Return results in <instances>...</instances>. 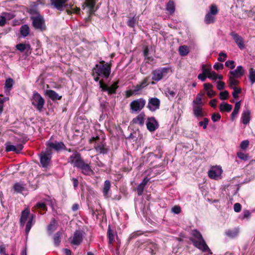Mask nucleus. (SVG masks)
<instances>
[{
  "mask_svg": "<svg viewBox=\"0 0 255 255\" xmlns=\"http://www.w3.org/2000/svg\"><path fill=\"white\" fill-rule=\"evenodd\" d=\"M193 236L191 241L193 243L194 246L202 251L204 252L211 253L209 248L207 245L201 233L197 230L193 232Z\"/></svg>",
  "mask_w": 255,
  "mask_h": 255,
  "instance_id": "1",
  "label": "nucleus"
},
{
  "mask_svg": "<svg viewBox=\"0 0 255 255\" xmlns=\"http://www.w3.org/2000/svg\"><path fill=\"white\" fill-rule=\"evenodd\" d=\"M90 142L94 143V148L96 151L100 154H105L107 152L105 138L103 135L101 137L96 136L90 139Z\"/></svg>",
  "mask_w": 255,
  "mask_h": 255,
  "instance_id": "2",
  "label": "nucleus"
},
{
  "mask_svg": "<svg viewBox=\"0 0 255 255\" xmlns=\"http://www.w3.org/2000/svg\"><path fill=\"white\" fill-rule=\"evenodd\" d=\"M101 63L102 64L96 65L93 72L101 77L107 78L111 73V67L108 63L104 64V61H103L101 62Z\"/></svg>",
  "mask_w": 255,
  "mask_h": 255,
  "instance_id": "3",
  "label": "nucleus"
},
{
  "mask_svg": "<svg viewBox=\"0 0 255 255\" xmlns=\"http://www.w3.org/2000/svg\"><path fill=\"white\" fill-rule=\"evenodd\" d=\"M32 105L38 111H41L45 103L44 99L37 92L34 91L31 99Z\"/></svg>",
  "mask_w": 255,
  "mask_h": 255,
  "instance_id": "4",
  "label": "nucleus"
},
{
  "mask_svg": "<svg viewBox=\"0 0 255 255\" xmlns=\"http://www.w3.org/2000/svg\"><path fill=\"white\" fill-rule=\"evenodd\" d=\"M146 101L143 98H139L132 101L129 104V109L132 114L140 112L145 106Z\"/></svg>",
  "mask_w": 255,
  "mask_h": 255,
  "instance_id": "5",
  "label": "nucleus"
},
{
  "mask_svg": "<svg viewBox=\"0 0 255 255\" xmlns=\"http://www.w3.org/2000/svg\"><path fill=\"white\" fill-rule=\"evenodd\" d=\"M170 68L168 67H159L152 72V80L156 82H158L161 80L164 77H165Z\"/></svg>",
  "mask_w": 255,
  "mask_h": 255,
  "instance_id": "6",
  "label": "nucleus"
},
{
  "mask_svg": "<svg viewBox=\"0 0 255 255\" xmlns=\"http://www.w3.org/2000/svg\"><path fill=\"white\" fill-rule=\"evenodd\" d=\"M31 19L32 21V25L35 29L40 31L45 30V20L42 16L38 14L36 16H31Z\"/></svg>",
  "mask_w": 255,
  "mask_h": 255,
  "instance_id": "7",
  "label": "nucleus"
},
{
  "mask_svg": "<svg viewBox=\"0 0 255 255\" xmlns=\"http://www.w3.org/2000/svg\"><path fill=\"white\" fill-rule=\"evenodd\" d=\"M52 152L50 150L42 151L40 155V162L43 168H47L51 159Z\"/></svg>",
  "mask_w": 255,
  "mask_h": 255,
  "instance_id": "8",
  "label": "nucleus"
},
{
  "mask_svg": "<svg viewBox=\"0 0 255 255\" xmlns=\"http://www.w3.org/2000/svg\"><path fill=\"white\" fill-rule=\"evenodd\" d=\"M53 200L50 197H48L44 199L42 201L37 202L34 208L35 209L39 210V212L40 213L41 211H46L47 210V205L53 206Z\"/></svg>",
  "mask_w": 255,
  "mask_h": 255,
  "instance_id": "9",
  "label": "nucleus"
},
{
  "mask_svg": "<svg viewBox=\"0 0 255 255\" xmlns=\"http://www.w3.org/2000/svg\"><path fill=\"white\" fill-rule=\"evenodd\" d=\"M84 161L81 156V154L77 151H74L72 154L69 157L68 162L77 168Z\"/></svg>",
  "mask_w": 255,
  "mask_h": 255,
  "instance_id": "10",
  "label": "nucleus"
},
{
  "mask_svg": "<svg viewBox=\"0 0 255 255\" xmlns=\"http://www.w3.org/2000/svg\"><path fill=\"white\" fill-rule=\"evenodd\" d=\"M218 12V9L216 5L213 4L210 6L209 11L206 14L205 17V22L206 24L214 23L215 21L214 15Z\"/></svg>",
  "mask_w": 255,
  "mask_h": 255,
  "instance_id": "11",
  "label": "nucleus"
},
{
  "mask_svg": "<svg viewBox=\"0 0 255 255\" xmlns=\"http://www.w3.org/2000/svg\"><path fill=\"white\" fill-rule=\"evenodd\" d=\"M223 170L220 166L212 167L208 171L209 177L215 180H218L221 178Z\"/></svg>",
  "mask_w": 255,
  "mask_h": 255,
  "instance_id": "12",
  "label": "nucleus"
},
{
  "mask_svg": "<svg viewBox=\"0 0 255 255\" xmlns=\"http://www.w3.org/2000/svg\"><path fill=\"white\" fill-rule=\"evenodd\" d=\"M107 236L109 240V246L112 252H114V249L113 248V243L117 240L118 238L117 232L114 230H112L110 226H109Z\"/></svg>",
  "mask_w": 255,
  "mask_h": 255,
  "instance_id": "13",
  "label": "nucleus"
},
{
  "mask_svg": "<svg viewBox=\"0 0 255 255\" xmlns=\"http://www.w3.org/2000/svg\"><path fill=\"white\" fill-rule=\"evenodd\" d=\"M118 82L114 83L111 86H109L105 84L102 81L99 82L100 88L103 92H107L108 94L111 95L116 93L117 89L118 88Z\"/></svg>",
  "mask_w": 255,
  "mask_h": 255,
  "instance_id": "14",
  "label": "nucleus"
},
{
  "mask_svg": "<svg viewBox=\"0 0 255 255\" xmlns=\"http://www.w3.org/2000/svg\"><path fill=\"white\" fill-rule=\"evenodd\" d=\"M46 145L47 146V150H50L51 151L52 149L58 151L60 150L64 149L65 147V144L62 142H53L51 140L46 142Z\"/></svg>",
  "mask_w": 255,
  "mask_h": 255,
  "instance_id": "15",
  "label": "nucleus"
},
{
  "mask_svg": "<svg viewBox=\"0 0 255 255\" xmlns=\"http://www.w3.org/2000/svg\"><path fill=\"white\" fill-rule=\"evenodd\" d=\"M5 150L7 152L14 151L17 153H20L23 148L22 143H17L15 145H13L9 141L6 142L5 144Z\"/></svg>",
  "mask_w": 255,
  "mask_h": 255,
  "instance_id": "16",
  "label": "nucleus"
},
{
  "mask_svg": "<svg viewBox=\"0 0 255 255\" xmlns=\"http://www.w3.org/2000/svg\"><path fill=\"white\" fill-rule=\"evenodd\" d=\"M77 168L80 169L81 173L85 175L91 176L94 174L90 164L86 163L84 160Z\"/></svg>",
  "mask_w": 255,
  "mask_h": 255,
  "instance_id": "17",
  "label": "nucleus"
},
{
  "mask_svg": "<svg viewBox=\"0 0 255 255\" xmlns=\"http://www.w3.org/2000/svg\"><path fill=\"white\" fill-rule=\"evenodd\" d=\"M83 240V232L80 230H76L71 240V243L72 245L79 246L82 242Z\"/></svg>",
  "mask_w": 255,
  "mask_h": 255,
  "instance_id": "18",
  "label": "nucleus"
},
{
  "mask_svg": "<svg viewBox=\"0 0 255 255\" xmlns=\"http://www.w3.org/2000/svg\"><path fill=\"white\" fill-rule=\"evenodd\" d=\"M50 1L52 7L59 11H63L65 7L67 0H50Z\"/></svg>",
  "mask_w": 255,
  "mask_h": 255,
  "instance_id": "19",
  "label": "nucleus"
},
{
  "mask_svg": "<svg viewBox=\"0 0 255 255\" xmlns=\"http://www.w3.org/2000/svg\"><path fill=\"white\" fill-rule=\"evenodd\" d=\"M146 125L147 129L150 132L154 131L159 126L157 121L154 117L147 118Z\"/></svg>",
  "mask_w": 255,
  "mask_h": 255,
  "instance_id": "20",
  "label": "nucleus"
},
{
  "mask_svg": "<svg viewBox=\"0 0 255 255\" xmlns=\"http://www.w3.org/2000/svg\"><path fill=\"white\" fill-rule=\"evenodd\" d=\"M160 100L157 98H151L148 100L147 107L151 111H155L159 108Z\"/></svg>",
  "mask_w": 255,
  "mask_h": 255,
  "instance_id": "21",
  "label": "nucleus"
},
{
  "mask_svg": "<svg viewBox=\"0 0 255 255\" xmlns=\"http://www.w3.org/2000/svg\"><path fill=\"white\" fill-rule=\"evenodd\" d=\"M230 35L232 36L234 40L241 49H243L245 48L244 40L241 36L235 32H232L230 33Z\"/></svg>",
  "mask_w": 255,
  "mask_h": 255,
  "instance_id": "22",
  "label": "nucleus"
},
{
  "mask_svg": "<svg viewBox=\"0 0 255 255\" xmlns=\"http://www.w3.org/2000/svg\"><path fill=\"white\" fill-rule=\"evenodd\" d=\"M245 74V70L243 66H238L237 68L233 71H230L229 75L235 78H240Z\"/></svg>",
  "mask_w": 255,
  "mask_h": 255,
  "instance_id": "23",
  "label": "nucleus"
},
{
  "mask_svg": "<svg viewBox=\"0 0 255 255\" xmlns=\"http://www.w3.org/2000/svg\"><path fill=\"white\" fill-rule=\"evenodd\" d=\"M251 112L249 110H244L242 114L241 121L245 125L249 124L251 120Z\"/></svg>",
  "mask_w": 255,
  "mask_h": 255,
  "instance_id": "24",
  "label": "nucleus"
},
{
  "mask_svg": "<svg viewBox=\"0 0 255 255\" xmlns=\"http://www.w3.org/2000/svg\"><path fill=\"white\" fill-rule=\"evenodd\" d=\"M45 95L53 101L59 100L62 98L55 91L52 90H47L45 92Z\"/></svg>",
  "mask_w": 255,
  "mask_h": 255,
  "instance_id": "25",
  "label": "nucleus"
},
{
  "mask_svg": "<svg viewBox=\"0 0 255 255\" xmlns=\"http://www.w3.org/2000/svg\"><path fill=\"white\" fill-rule=\"evenodd\" d=\"M30 214L29 210L28 209H25L24 210L22 213L21 215V218L20 219V224L22 226H24L25 222Z\"/></svg>",
  "mask_w": 255,
  "mask_h": 255,
  "instance_id": "26",
  "label": "nucleus"
},
{
  "mask_svg": "<svg viewBox=\"0 0 255 255\" xmlns=\"http://www.w3.org/2000/svg\"><path fill=\"white\" fill-rule=\"evenodd\" d=\"M203 105H193V113L196 117H202L204 116L202 112Z\"/></svg>",
  "mask_w": 255,
  "mask_h": 255,
  "instance_id": "27",
  "label": "nucleus"
},
{
  "mask_svg": "<svg viewBox=\"0 0 255 255\" xmlns=\"http://www.w3.org/2000/svg\"><path fill=\"white\" fill-rule=\"evenodd\" d=\"M239 233V229L238 228H234L233 229H229L226 231L225 234L227 236L230 238H235L237 237Z\"/></svg>",
  "mask_w": 255,
  "mask_h": 255,
  "instance_id": "28",
  "label": "nucleus"
},
{
  "mask_svg": "<svg viewBox=\"0 0 255 255\" xmlns=\"http://www.w3.org/2000/svg\"><path fill=\"white\" fill-rule=\"evenodd\" d=\"M144 114L143 113H141L132 120V122L134 124H138L140 126H143L144 125Z\"/></svg>",
  "mask_w": 255,
  "mask_h": 255,
  "instance_id": "29",
  "label": "nucleus"
},
{
  "mask_svg": "<svg viewBox=\"0 0 255 255\" xmlns=\"http://www.w3.org/2000/svg\"><path fill=\"white\" fill-rule=\"evenodd\" d=\"M111 188V182L109 180H106L104 182V187L103 189V193L105 198H109L110 195L109 194V191Z\"/></svg>",
  "mask_w": 255,
  "mask_h": 255,
  "instance_id": "30",
  "label": "nucleus"
},
{
  "mask_svg": "<svg viewBox=\"0 0 255 255\" xmlns=\"http://www.w3.org/2000/svg\"><path fill=\"white\" fill-rule=\"evenodd\" d=\"M147 85L146 80L144 79L140 83L137 84L136 85L133 87V90L136 94L138 93L139 91L141 90L143 88L145 87Z\"/></svg>",
  "mask_w": 255,
  "mask_h": 255,
  "instance_id": "31",
  "label": "nucleus"
},
{
  "mask_svg": "<svg viewBox=\"0 0 255 255\" xmlns=\"http://www.w3.org/2000/svg\"><path fill=\"white\" fill-rule=\"evenodd\" d=\"M57 228L56 222L54 219H53L50 224L47 227V232L49 235H51Z\"/></svg>",
  "mask_w": 255,
  "mask_h": 255,
  "instance_id": "32",
  "label": "nucleus"
},
{
  "mask_svg": "<svg viewBox=\"0 0 255 255\" xmlns=\"http://www.w3.org/2000/svg\"><path fill=\"white\" fill-rule=\"evenodd\" d=\"M175 6L174 2L172 0H169L166 4V10L168 12L172 14L175 11Z\"/></svg>",
  "mask_w": 255,
  "mask_h": 255,
  "instance_id": "33",
  "label": "nucleus"
},
{
  "mask_svg": "<svg viewBox=\"0 0 255 255\" xmlns=\"http://www.w3.org/2000/svg\"><path fill=\"white\" fill-rule=\"evenodd\" d=\"M29 27L27 24L23 25L20 28V33L23 37H26L29 33Z\"/></svg>",
  "mask_w": 255,
  "mask_h": 255,
  "instance_id": "34",
  "label": "nucleus"
},
{
  "mask_svg": "<svg viewBox=\"0 0 255 255\" xmlns=\"http://www.w3.org/2000/svg\"><path fill=\"white\" fill-rule=\"evenodd\" d=\"M232 106L231 105H230L228 103H222L220 105V111L223 112H229L232 110Z\"/></svg>",
  "mask_w": 255,
  "mask_h": 255,
  "instance_id": "35",
  "label": "nucleus"
},
{
  "mask_svg": "<svg viewBox=\"0 0 255 255\" xmlns=\"http://www.w3.org/2000/svg\"><path fill=\"white\" fill-rule=\"evenodd\" d=\"M240 107L241 102L240 101L236 102L235 105L234 111L231 114V118L232 120H233L234 118H236L237 115L238 114L239 110L240 109Z\"/></svg>",
  "mask_w": 255,
  "mask_h": 255,
  "instance_id": "36",
  "label": "nucleus"
},
{
  "mask_svg": "<svg viewBox=\"0 0 255 255\" xmlns=\"http://www.w3.org/2000/svg\"><path fill=\"white\" fill-rule=\"evenodd\" d=\"M13 84V80L12 78H9L7 79L5 83V88H6V91L8 93L11 89Z\"/></svg>",
  "mask_w": 255,
  "mask_h": 255,
  "instance_id": "37",
  "label": "nucleus"
},
{
  "mask_svg": "<svg viewBox=\"0 0 255 255\" xmlns=\"http://www.w3.org/2000/svg\"><path fill=\"white\" fill-rule=\"evenodd\" d=\"M35 218V215L32 214L31 215L30 217L29 218L28 222L26 224V227H25V232L27 234L29 231L30 230L32 226V222Z\"/></svg>",
  "mask_w": 255,
  "mask_h": 255,
  "instance_id": "38",
  "label": "nucleus"
},
{
  "mask_svg": "<svg viewBox=\"0 0 255 255\" xmlns=\"http://www.w3.org/2000/svg\"><path fill=\"white\" fill-rule=\"evenodd\" d=\"M13 188L15 192L17 193H21L25 190V187L23 184L20 183H16L14 184Z\"/></svg>",
  "mask_w": 255,
  "mask_h": 255,
  "instance_id": "39",
  "label": "nucleus"
},
{
  "mask_svg": "<svg viewBox=\"0 0 255 255\" xmlns=\"http://www.w3.org/2000/svg\"><path fill=\"white\" fill-rule=\"evenodd\" d=\"M179 52L180 55L185 56L189 53V50L188 47L186 45L181 46L179 48Z\"/></svg>",
  "mask_w": 255,
  "mask_h": 255,
  "instance_id": "40",
  "label": "nucleus"
},
{
  "mask_svg": "<svg viewBox=\"0 0 255 255\" xmlns=\"http://www.w3.org/2000/svg\"><path fill=\"white\" fill-rule=\"evenodd\" d=\"M96 0H86L85 2V4L86 6L89 8V11L90 12H92L93 11L95 5Z\"/></svg>",
  "mask_w": 255,
  "mask_h": 255,
  "instance_id": "41",
  "label": "nucleus"
},
{
  "mask_svg": "<svg viewBox=\"0 0 255 255\" xmlns=\"http://www.w3.org/2000/svg\"><path fill=\"white\" fill-rule=\"evenodd\" d=\"M61 233L57 232L53 237V241L55 246H58L61 242L60 237Z\"/></svg>",
  "mask_w": 255,
  "mask_h": 255,
  "instance_id": "42",
  "label": "nucleus"
},
{
  "mask_svg": "<svg viewBox=\"0 0 255 255\" xmlns=\"http://www.w3.org/2000/svg\"><path fill=\"white\" fill-rule=\"evenodd\" d=\"M137 18L133 16L132 18L129 19L127 22V24L129 27L131 28H134L135 24L137 23Z\"/></svg>",
  "mask_w": 255,
  "mask_h": 255,
  "instance_id": "43",
  "label": "nucleus"
},
{
  "mask_svg": "<svg viewBox=\"0 0 255 255\" xmlns=\"http://www.w3.org/2000/svg\"><path fill=\"white\" fill-rule=\"evenodd\" d=\"M251 212L248 210H244L242 214L239 216V218L241 220L249 219L251 217Z\"/></svg>",
  "mask_w": 255,
  "mask_h": 255,
  "instance_id": "44",
  "label": "nucleus"
},
{
  "mask_svg": "<svg viewBox=\"0 0 255 255\" xmlns=\"http://www.w3.org/2000/svg\"><path fill=\"white\" fill-rule=\"evenodd\" d=\"M203 96V94H198L196 98V99L193 101V105H203L202 101V97Z\"/></svg>",
  "mask_w": 255,
  "mask_h": 255,
  "instance_id": "45",
  "label": "nucleus"
},
{
  "mask_svg": "<svg viewBox=\"0 0 255 255\" xmlns=\"http://www.w3.org/2000/svg\"><path fill=\"white\" fill-rule=\"evenodd\" d=\"M236 78L234 77H233L231 75H229V87L231 88H233V87H236L235 86L238 84V81L235 80Z\"/></svg>",
  "mask_w": 255,
  "mask_h": 255,
  "instance_id": "46",
  "label": "nucleus"
},
{
  "mask_svg": "<svg viewBox=\"0 0 255 255\" xmlns=\"http://www.w3.org/2000/svg\"><path fill=\"white\" fill-rule=\"evenodd\" d=\"M27 47H29V45H26L23 43H19L18 44H17L16 46V49L20 52H23L26 49Z\"/></svg>",
  "mask_w": 255,
  "mask_h": 255,
  "instance_id": "47",
  "label": "nucleus"
},
{
  "mask_svg": "<svg viewBox=\"0 0 255 255\" xmlns=\"http://www.w3.org/2000/svg\"><path fill=\"white\" fill-rule=\"evenodd\" d=\"M237 156L240 159H241L244 161H247L249 159L248 155L247 154L244 153L242 152H238Z\"/></svg>",
  "mask_w": 255,
  "mask_h": 255,
  "instance_id": "48",
  "label": "nucleus"
},
{
  "mask_svg": "<svg viewBox=\"0 0 255 255\" xmlns=\"http://www.w3.org/2000/svg\"><path fill=\"white\" fill-rule=\"evenodd\" d=\"M234 91L232 93L233 96L234 98H238V95L241 92V89L236 87H233Z\"/></svg>",
  "mask_w": 255,
  "mask_h": 255,
  "instance_id": "49",
  "label": "nucleus"
},
{
  "mask_svg": "<svg viewBox=\"0 0 255 255\" xmlns=\"http://www.w3.org/2000/svg\"><path fill=\"white\" fill-rule=\"evenodd\" d=\"M249 78L252 84L255 82V70L251 69L250 71Z\"/></svg>",
  "mask_w": 255,
  "mask_h": 255,
  "instance_id": "50",
  "label": "nucleus"
},
{
  "mask_svg": "<svg viewBox=\"0 0 255 255\" xmlns=\"http://www.w3.org/2000/svg\"><path fill=\"white\" fill-rule=\"evenodd\" d=\"M229 93L227 91L221 92L220 93V98L222 100H225L228 99Z\"/></svg>",
  "mask_w": 255,
  "mask_h": 255,
  "instance_id": "51",
  "label": "nucleus"
},
{
  "mask_svg": "<svg viewBox=\"0 0 255 255\" xmlns=\"http://www.w3.org/2000/svg\"><path fill=\"white\" fill-rule=\"evenodd\" d=\"M225 66L233 69L235 67V62L233 60H228L225 62Z\"/></svg>",
  "mask_w": 255,
  "mask_h": 255,
  "instance_id": "52",
  "label": "nucleus"
},
{
  "mask_svg": "<svg viewBox=\"0 0 255 255\" xmlns=\"http://www.w3.org/2000/svg\"><path fill=\"white\" fill-rule=\"evenodd\" d=\"M165 94L167 96H170L171 98H173L176 95V93L174 91L171 90L169 88H167L165 90Z\"/></svg>",
  "mask_w": 255,
  "mask_h": 255,
  "instance_id": "53",
  "label": "nucleus"
},
{
  "mask_svg": "<svg viewBox=\"0 0 255 255\" xmlns=\"http://www.w3.org/2000/svg\"><path fill=\"white\" fill-rule=\"evenodd\" d=\"M208 122L209 121L208 119L204 118L203 121H201L199 123V125L200 126H202L204 129H206L208 124Z\"/></svg>",
  "mask_w": 255,
  "mask_h": 255,
  "instance_id": "54",
  "label": "nucleus"
},
{
  "mask_svg": "<svg viewBox=\"0 0 255 255\" xmlns=\"http://www.w3.org/2000/svg\"><path fill=\"white\" fill-rule=\"evenodd\" d=\"M212 120L214 122H217L221 119V115L219 113H214L212 116Z\"/></svg>",
  "mask_w": 255,
  "mask_h": 255,
  "instance_id": "55",
  "label": "nucleus"
},
{
  "mask_svg": "<svg viewBox=\"0 0 255 255\" xmlns=\"http://www.w3.org/2000/svg\"><path fill=\"white\" fill-rule=\"evenodd\" d=\"M249 144V141L248 140H243L240 144V147L242 149H246Z\"/></svg>",
  "mask_w": 255,
  "mask_h": 255,
  "instance_id": "56",
  "label": "nucleus"
},
{
  "mask_svg": "<svg viewBox=\"0 0 255 255\" xmlns=\"http://www.w3.org/2000/svg\"><path fill=\"white\" fill-rule=\"evenodd\" d=\"M207 77L212 80L217 79V74L214 71H211Z\"/></svg>",
  "mask_w": 255,
  "mask_h": 255,
  "instance_id": "57",
  "label": "nucleus"
},
{
  "mask_svg": "<svg viewBox=\"0 0 255 255\" xmlns=\"http://www.w3.org/2000/svg\"><path fill=\"white\" fill-rule=\"evenodd\" d=\"M148 48L147 47H146L144 48L143 50V55L146 59H148L150 61H152L153 60V59L152 57H148Z\"/></svg>",
  "mask_w": 255,
  "mask_h": 255,
  "instance_id": "58",
  "label": "nucleus"
},
{
  "mask_svg": "<svg viewBox=\"0 0 255 255\" xmlns=\"http://www.w3.org/2000/svg\"><path fill=\"white\" fill-rule=\"evenodd\" d=\"M144 186L142 185L139 184L137 187V192L138 195L140 196L143 193V189H144Z\"/></svg>",
  "mask_w": 255,
  "mask_h": 255,
  "instance_id": "59",
  "label": "nucleus"
},
{
  "mask_svg": "<svg viewBox=\"0 0 255 255\" xmlns=\"http://www.w3.org/2000/svg\"><path fill=\"white\" fill-rule=\"evenodd\" d=\"M172 212L178 214L181 212V209L179 206H175L171 209Z\"/></svg>",
  "mask_w": 255,
  "mask_h": 255,
  "instance_id": "60",
  "label": "nucleus"
},
{
  "mask_svg": "<svg viewBox=\"0 0 255 255\" xmlns=\"http://www.w3.org/2000/svg\"><path fill=\"white\" fill-rule=\"evenodd\" d=\"M217 88L219 90H221L225 88V83L223 82L219 81L217 82Z\"/></svg>",
  "mask_w": 255,
  "mask_h": 255,
  "instance_id": "61",
  "label": "nucleus"
},
{
  "mask_svg": "<svg viewBox=\"0 0 255 255\" xmlns=\"http://www.w3.org/2000/svg\"><path fill=\"white\" fill-rule=\"evenodd\" d=\"M234 209L236 212H239L241 210V205L239 203H236L234 205Z\"/></svg>",
  "mask_w": 255,
  "mask_h": 255,
  "instance_id": "62",
  "label": "nucleus"
},
{
  "mask_svg": "<svg viewBox=\"0 0 255 255\" xmlns=\"http://www.w3.org/2000/svg\"><path fill=\"white\" fill-rule=\"evenodd\" d=\"M202 71L203 74L207 75V76L209 75L211 71L209 68H206L205 65H202Z\"/></svg>",
  "mask_w": 255,
  "mask_h": 255,
  "instance_id": "63",
  "label": "nucleus"
},
{
  "mask_svg": "<svg viewBox=\"0 0 255 255\" xmlns=\"http://www.w3.org/2000/svg\"><path fill=\"white\" fill-rule=\"evenodd\" d=\"M213 67L216 70H219L220 69H222L224 68V65L223 64L220 63H216L213 66Z\"/></svg>",
  "mask_w": 255,
  "mask_h": 255,
  "instance_id": "64",
  "label": "nucleus"
}]
</instances>
